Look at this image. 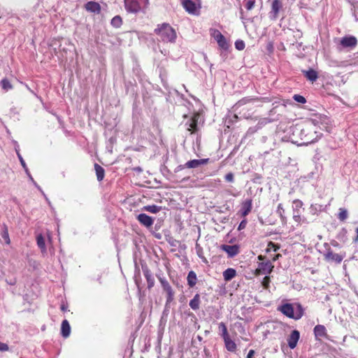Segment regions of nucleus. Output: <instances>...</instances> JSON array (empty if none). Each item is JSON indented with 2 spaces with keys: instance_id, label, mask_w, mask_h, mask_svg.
Listing matches in <instances>:
<instances>
[{
  "instance_id": "8",
  "label": "nucleus",
  "mask_w": 358,
  "mask_h": 358,
  "mask_svg": "<svg viewBox=\"0 0 358 358\" xmlns=\"http://www.w3.org/2000/svg\"><path fill=\"white\" fill-rule=\"evenodd\" d=\"M215 40L217 41L219 47L224 50H227L229 47V45L225 38V37L222 34V33L218 30H215L213 34Z\"/></svg>"
},
{
  "instance_id": "31",
  "label": "nucleus",
  "mask_w": 358,
  "mask_h": 358,
  "mask_svg": "<svg viewBox=\"0 0 358 358\" xmlns=\"http://www.w3.org/2000/svg\"><path fill=\"white\" fill-rule=\"evenodd\" d=\"M111 25L115 28H120L122 24V20L120 15H116L111 20Z\"/></svg>"
},
{
  "instance_id": "45",
  "label": "nucleus",
  "mask_w": 358,
  "mask_h": 358,
  "mask_svg": "<svg viewBox=\"0 0 358 358\" xmlns=\"http://www.w3.org/2000/svg\"><path fill=\"white\" fill-rule=\"evenodd\" d=\"M255 354V352L254 350H250L248 353V355L246 357V358H254V355Z\"/></svg>"
},
{
  "instance_id": "28",
  "label": "nucleus",
  "mask_w": 358,
  "mask_h": 358,
  "mask_svg": "<svg viewBox=\"0 0 358 358\" xmlns=\"http://www.w3.org/2000/svg\"><path fill=\"white\" fill-rule=\"evenodd\" d=\"M36 242L38 248L41 250L43 252L46 251L45 238L42 234H38L36 237Z\"/></svg>"
},
{
  "instance_id": "38",
  "label": "nucleus",
  "mask_w": 358,
  "mask_h": 358,
  "mask_svg": "<svg viewBox=\"0 0 358 358\" xmlns=\"http://www.w3.org/2000/svg\"><path fill=\"white\" fill-rule=\"evenodd\" d=\"M255 5V0H245V7L248 10H252Z\"/></svg>"
},
{
  "instance_id": "14",
  "label": "nucleus",
  "mask_w": 358,
  "mask_h": 358,
  "mask_svg": "<svg viewBox=\"0 0 358 358\" xmlns=\"http://www.w3.org/2000/svg\"><path fill=\"white\" fill-rule=\"evenodd\" d=\"M209 162L208 158L201 159H192L187 162L185 166L188 169H195L200 166L205 165Z\"/></svg>"
},
{
  "instance_id": "39",
  "label": "nucleus",
  "mask_w": 358,
  "mask_h": 358,
  "mask_svg": "<svg viewBox=\"0 0 358 358\" xmlns=\"http://www.w3.org/2000/svg\"><path fill=\"white\" fill-rule=\"evenodd\" d=\"M293 210L295 212L303 206V202L299 199H295L293 201Z\"/></svg>"
},
{
  "instance_id": "53",
  "label": "nucleus",
  "mask_w": 358,
  "mask_h": 358,
  "mask_svg": "<svg viewBox=\"0 0 358 358\" xmlns=\"http://www.w3.org/2000/svg\"><path fill=\"white\" fill-rule=\"evenodd\" d=\"M43 195L45 197V199L46 201L48 202V203L49 204V206H50L51 203L44 192H43Z\"/></svg>"
},
{
  "instance_id": "40",
  "label": "nucleus",
  "mask_w": 358,
  "mask_h": 358,
  "mask_svg": "<svg viewBox=\"0 0 358 358\" xmlns=\"http://www.w3.org/2000/svg\"><path fill=\"white\" fill-rule=\"evenodd\" d=\"M293 99L296 101V102L301 103H306V99L304 96L300 95V94H294L293 96Z\"/></svg>"
},
{
  "instance_id": "11",
  "label": "nucleus",
  "mask_w": 358,
  "mask_h": 358,
  "mask_svg": "<svg viewBox=\"0 0 358 358\" xmlns=\"http://www.w3.org/2000/svg\"><path fill=\"white\" fill-rule=\"evenodd\" d=\"M136 219L141 224L147 228L150 227L154 223V219L145 213L138 215Z\"/></svg>"
},
{
  "instance_id": "37",
  "label": "nucleus",
  "mask_w": 358,
  "mask_h": 358,
  "mask_svg": "<svg viewBox=\"0 0 358 358\" xmlns=\"http://www.w3.org/2000/svg\"><path fill=\"white\" fill-rule=\"evenodd\" d=\"M189 127L188 128V130H189V131H192V132H194V131H196V127H197V120H196V117H195L191 120V122H190V123H189Z\"/></svg>"
},
{
  "instance_id": "29",
  "label": "nucleus",
  "mask_w": 358,
  "mask_h": 358,
  "mask_svg": "<svg viewBox=\"0 0 358 358\" xmlns=\"http://www.w3.org/2000/svg\"><path fill=\"white\" fill-rule=\"evenodd\" d=\"M143 209L152 213H157L162 210V207L157 205H148L145 206Z\"/></svg>"
},
{
  "instance_id": "5",
  "label": "nucleus",
  "mask_w": 358,
  "mask_h": 358,
  "mask_svg": "<svg viewBox=\"0 0 358 358\" xmlns=\"http://www.w3.org/2000/svg\"><path fill=\"white\" fill-rule=\"evenodd\" d=\"M158 280L164 289V292H166V305L171 303L174 299V292L169 283V282L166 280V278L162 277H158Z\"/></svg>"
},
{
  "instance_id": "34",
  "label": "nucleus",
  "mask_w": 358,
  "mask_h": 358,
  "mask_svg": "<svg viewBox=\"0 0 358 358\" xmlns=\"http://www.w3.org/2000/svg\"><path fill=\"white\" fill-rule=\"evenodd\" d=\"M348 217V210L345 208H341L339 209V213L338 215V218L341 221H345Z\"/></svg>"
},
{
  "instance_id": "6",
  "label": "nucleus",
  "mask_w": 358,
  "mask_h": 358,
  "mask_svg": "<svg viewBox=\"0 0 358 358\" xmlns=\"http://www.w3.org/2000/svg\"><path fill=\"white\" fill-rule=\"evenodd\" d=\"M324 256L325 260L329 262L340 264L343 261L345 255L334 253L330 248H329L324 254Z\"/></svg>"
},
{
  "instance_id": "52",
  "label": "nucleus",
  "mask_w": 358,
  "mask_h": 358,
  "mask_svg": "<svg viewBox=\"0 0 358 358\" xmlns=\"http://www.w3.org/2000/svg\"><path fill=\"white\" fill-rule=\"evenodd\" d=\"M292 45L293 48L296 47V48H299L302 46V43L296 42V43H293Z\"/></svg>"
},
{
  "instance_id": "22",
  "label": "nucleus",
  "mask_w": 358,
  "mask_h": 358,
  "mask_svg": "<svg viewBox=\"0 0 358 358\" xmlns=\"http://www.w3.org/2000/svg\"><path fill=\"white\" fill-rule=\"evenodd\" d=\"M302 72L305 77L311 82L315 81L318 78L317 73L312 69L308 71H302Z\"/></svg>"
},
{
  "instance_id": "50",
  "label": "nucleus",
  "mask_w": 358,
  "mask_h": 358,
  "mask_svg": "<svg viewBox=\"0 0 358 358\" xmlns=\"http://www.w3.org/2000/svg\"><path fill=\"white\" fill-rule=\"evenodd\" d=\"M31 182L34 183V185L37 187V189H38V190H39V191L43 194V191L42 190V189L41 188V187H40V186H38V185H37V183L34 181V180L33 179V180H31Z\"/></svg>"
},
{
  "instance_id": "58",
  "label": "nucleus",
  "mask_w": 358,
  "mask_h": 358,
  "mask_svg": "<svg viewBox=\"0 0 358 358\" xmlns=\"http://www.w3.org/2000/svg\"><path fill=\"white\" fill-rule=\"evenodd\" d=\"M264 281H265V280H268V276H266V277L264 278Z\"/></svg>"
},
{
  "instance_id": "59",
  "label": "nucleus",
  "mask_w": 358,
  "mask_h": 358,
  "mask_svg": "<svg viewBox=\"0 0 358 358\" xmlns=\"http://www.w3.org/2000/svg\"><path fill=\"white\" fill-rule=\"evenodd\" d=\"M198 339H199V341H201V337L200 336H198Z\"/></svg>"
},
{
  "instance_id": "9",
  "label": "nucleus",
  "mask_w": 358,
  "mask_h": 358,
  "mask_svg": "<svg viewBox=\"0 0 358 358\" xmlns=\"http://www.w3.org/2000/svg\"><path fill=\"white\" fill-rule=\"evenodd\" d=\"M222 250L227 252L229 257H234L239 253V246L238 245H221Z\"/></svg>"
},
{
  "instance_id": "54",
  "label": "nucleus",
  "mask_w": 358,
  "mask_h": 358,
  "mask_svg": "<svg viewBox=\"0 0 358 358\" xmlns=\"http://www.w3.org/2000/svg\"><path fill=\"white\" fill-rule=\"evenodd\" d=\"M280 257H281V255L280 254H278L276 255L273 258V261H276Z\"/></svg>"
},
{
  "instance_id": "55",
  "label": "nucleus",
  "mask_w": 358,
  "mask_h": 358,
  "mask_svg": "<svg viewBox=\"0 0 358 358\" xmlns=\"http://www.w3.org/2000/svg\"><path fill=\"white\" fill-rule=\"evenodd\" d=\"M66 309H67V308H66L64 305H62V306H61V310H62V311H66Z\"/></svg>"
},
{
  "instance_id": "57",
  "label": "nucleus",
  "mask_w": 358,
  "mask_h": 358,
  "mask_svg": "<svg viewBox=\"0 0 358 358\" xmlns=\"http://www.w3.org/2000/svg\"><path fill=\"white\" fill-rule=\"evenodd\" d=\"M258 259H259V260H262V259H264V257H263L262 255H259V256L258 257Z\"/></svg>"
},
{
  "instance_id": "56",
  "label": "nucleus",
  "mask_w": 358,
  "mask_h": 358,
  "mask_svg": "<svg viewBox=\"0 0 358 358\" xmlns=\"http://www.w3.org/2000/svg\"><path fill=\"white\" fill-rule=\"evenodd\" d=\"M356 232L357 234V236L356 237L355 241H358V228L356 229Z\"/></svg>"
},
{
  "instance_id": "12",
  "label": "nucleus",
  "mask_w": 358,
  "mask_h": 358,
  "mask_svg": "<svg viewBox=\"0 0 358 358\" xmlns=\"http://www.w3.org/2000/svg\"><path fill=\"white\" fill-rule=\"evenodd\" d=\"M357 44V40L356 37L353 36H348L343 37L341 40V45L343 48H352L355 47Z\"/></svg>"
},
{
  "instance_id": "13",
  "label": "nucleus",
  "mask_w": 358,
  "mask_h": 358,
  "mask_svg": "<svg viewBox=\"0 0 358 358\" xmlns=\"http://www.w3.org/2000/svg\"><path fill=\"white\" fill-rule=\"evenodd\" d=\"M142 271L148 282V288L150 289L155 285V278L147 266H142Z\"/></svg>"
},
{
  "instance_id": "25",
  "label": "nucleus",
  "mask_w": 358,
  "mask_h": 358,
  "mask_svg": "<svg viewBox=\"0 0 358 358\" xmlns=\"http://www.w3.org/2000/svg\"><path fill=\"white\" fill-rule=\"evenodd\" d=\"M187 284L190 287H193L196 283V274L194 271H191L187 275Z\"/></svg>"
},
{
  "instance_id": "49",
  "label": "nucleus",
  "mask_w": 358,
  "mask_h": 358,
  "mask_svg": "<svg viewBox=\"0 0 358 358\" xmlns=\"http://www.w3.org/2000/svg\"><path fill=\"white\" fill-rule=\"evenodd\" d=\"M31 182L34 183V185L37 187V189H38V190H39V191L43 194V191L42 190V189L41 188V187H40V186H38V185H37V183L34 181V180L33 179V180H31Z\"/></svg>"
},
{
  "instance_id": "48",
  "label": "nucleus",
  "mask_w": 358,
  "mask_h": 358,
  "mask_svg": "<svg viewBox=\"0 0 358 358\" xmlns=\"http://www.w3.org/2000/svg\"><path fill=\"white\" fill-rule=\"evenodd\" d=\"M293 219L294 220V221L296 222H300L301 220V217L299 215H296L294 214V216H293Z\"/></svg>"
},
{
  "instance_id": "19",
  "label": "nucleus",
  "mask_w": 358,
  "mask_h": 358,
  "mask_svg": "<svg viewBox=\"0 0 358 358\" xmlns=\"http://www.w3.org/2000/svg\"><path fill=\"white\" fill-rule=\"evenodd\" d=\"M252 209V200L248 199L243 202L241 206V215L243 216L248 215Z\"/></svg>"
},
{
  "instance_id": "51",
  "label": "nucleus",
  "mask_w": 358,
  "mask_h": 358,
  "mask_svg": "<svg viewBox=\"0 0 358 358\" xmlns=\"http://www.w3.org/2000/svg\"><path fill=\"white\" fill-rule=\"evenodd\" d=\"M31 182L34 183V185L37 187V189H38V190H39V191L43 194V191L42 190V189L41 188V187H40V186H38V185H37V183L34 181V180L33 179V180H31Z\"/></svg>"
},
{
  "instance_id": "27",
  "label": "nucleus",
  "mask_w": 358,
  "mask_h": 358,
  "mask_svg": "<svg viewBox=\"0 0 358 358\" xmlns=\"http://www.w3.org/2000/svg\"><path fill=\"white\" fill-rule=\"evenodd\" d=\"M94 169L96 171V176L98 181H101L105 176V171L103 167H101L98 164H94Z\"/></svg>"
},
{
  "instance_id": "1",
  "label": "nucleus",
  "mask_w": 358,
  "mask_h": 358,
  "mask_svg": "<svg viewBox=\"0 0 358 358\" xmlns=\"http://www.w3.org/2000/svg\"><path fill=\"white\" fill-rule=\"evenodd\" d=\"M293 135L300 138L301 145H308L317 141L322 134L317 131L315 124L308 122L305 124L296 125L293 129Z\"/></svg>"
},
{
  "instance_id": "3",
  "label": "nucleus",
  "mask_w": 358,
  "mask_h": 358,
  "mask_svg": "<svg viewBox=\"0 0 358 358\" xmlns=\"http://www.w3.org/2000/svg\"><path fill=\"white\" fill-rule=\"evenodd\" d=\"M278 310L282 313L287 317L299 320L303 315V309L301 304H296V309L291 303H285L278 308Z\"/></svg>"
},
{
  "instance_id": "30",
  "label": "nucleus",
  "mask_w": 358,
  "mask_h": 358,
  "mask_svg": "<svg viewBox=\"0 0 358 358\" xmlns=\"http://www.w3.org/2000/svg\"><path fill=\"white\" fill-rule=\"evenodd\" d=\"M1 236L6 244L9 245L10 243L8 228L6 225H3L2 228Z\"/></svg>"
},
{
  "instance_id": "24",
  "label": "nucleus",
  "mask_w": 358,
  "mask_h": 358,
  "mask_svg": "<svg viewBox=\"0 0 358 358\" xmlns=\"http://www.w3.org/2000/svg\"><path fill=\"white\" fill-rule=\"evenodd\" d=\"M225 348L229 352H235L236 350V344L229 337L224 338Z\"/></svg>"
},
{
  "instance_id": "2",
  "label": "nucleus",
  "mask_w": 358,
  "mask_h": 358,
  "mask_svg": "<svg viewBox=\"0 0 358 358\" xmlns=\"http://www.w3.org/2000/svg\"><path fill=\"white\" fill-rule=\"evenodd\" d=\"M155 32L159 36L161 40L164 42L174 43L176 41V31L169 24L164 23L160 27L155 29Z\"/></svg>"
},
{
  "instance_id": "46",
  "label": "nucleus",
  "mask_w": 358,
  "mask_h": 358,
  "mask_svg": "<svg viewBox=\"0 0 358 358\" xmlns=\"http://www.w3.org/2000/svg\"><path fill=\"white\" fill-rule=\"evenodd\" d=\"M185 168H187L186 166H185V164H182V165H179L175 169V172H178V171H181V170H182V169H184Z\"/></svg>"
},
{
  "instance_id": "61",
  "label": "nucleus",
  "mask_w": 358,
  "mask_h": 358,
  "mask_svg": "<svg viewBox=\"0 0 358 358\" xmlns=\"http://www.w3.org/2000/svg\"><path fill=\"white\" fill-rule=\"evenodd\" d=\"M141 358H143V357H141Z\"/></svg>"
},
{
  "instance_id": "33",
  "label": "nucleus",
  "mask_w": 358,
  "mask_h": 358,
  "mask_svg": "<svg viewBox=\"0 0 358 358\" xmlns=\"http://www.w3.org/2000/svg\"><path fill=\"white\" fill-rule=\"evenodd\" d=\"M276 213L280 216L281 221L282 222H286V217L284 215L285 210H284V208L282 207V203H279L278 204Z\"/></svg>"
},
{
  "instance_id": "23",
  "label": "nucleus",
  "mask_w": 358,
  "mask_h": 358,
  "mask_svg": "<svg viewBox=\"0 0 358 358\" xmlns=\"http://www.w3.org/2000/svg\"><path fill=\"white\" fill-rule=\"evenodd\" d=\"M200 303V295L199 294H196L194 298L190 300L189 305L192 310H196L199 308Z\"/></svg>"
},
{
  "instance_id": "60",
  "label": "nucleus",
  "mask_w": 358,
  "mask_h": 358,
  "mask_svg": "<svg viewBox=\"0 0 358 358\" xmlns=\"http://www.w3.org/2000/svg\"><path fill=\"white\" fill-rule=\"evenodd\" d=\"M357 11L355 10V17H357V14H356Z\"/></svg>"
},
{
  "instance_id": "32",
  "label": "nucleus",
  "mask_w": 358,
  "mask_h": 358,
  "mask_svg": "<svg viewBox=\"0 0 358 358\" xmlns=\"http://www.w3.org/2000/svg\"><path fill=\"white\" fill-rule=\"evenodd\" d=\"M219 330L221 331V336L224 338L229 337L227 328L224 322H220L218 326Z\"/></svg>"
},
{
  "instance_id": "7",
  "label": "nucleus",
  "mask_w": 358,
  "mask_h": 358,
  "mask_svg": "<svg viewBox=\"0 0 358 358\" xmlns=\"http://www.w3.org/2000/svg\"><path fill=\"white\" fill-rule=\"evenodd\" d=\"M182 4L187 12L196 15L199 13V6L192 0H182Z\"/></svg>"
},
{
  "instance_id": "43",
  "label": "nucleus",
  "mask_w": 358,
  "mask_h": 358,
  "mask_svg": "<svg viewBox=\"0 0 358 358\" xmlns=\"http://www.w3.org/2000/svg\"><path fill=\"white\" fill-rule=\"evenodd\" d=\"M8 350V345L6 343L0 342V351L5 352Z\"/></svg>"
},
{
  "instance_id": "18",
  "label": "nucleus",
  "mask_w": 358,
  "mask_h": 358,
  "mask_svg": "<svg viewBox=\"0 0 358 358\" xmlns=\"http://www.w3.org/2000/svg\"><path fill=\"white\" fill-rule=\"evenodd\" d=\"M71 334V327L69 322L64 320L61 325V334L64 338H68Z\"/></svg>"
},
{
  "instance_id": "62",
  "label": "nucleus",
  "mask_w": 358,
  "mask_h": 358,
  "mask_svg": "<svg viewBox=\"0 0 358 358\" xmlns=\"http://www.w3.org/2000/svg\"><path fill=\"white\" fill-rule=\"evenodd\" d=\"M357 20H358V18H357Z\"/></svg>"
},
{
  "instance_id": "15",
  "label": "nucleus",
  "mask_w": 358,
  "mask_h": 358,
  "mask_svg": "<svg viewBox=\"0 0 358 358\" xmlns=\"http://www.w3.org/2000/svg\"><path fill=\"white\" fill-rule=\"evenodd\" d=\"M300 334L299 331L293 330L292 331L291 334L287 338V344L291 349H294L296 346Z\"/></svg>"
},
{
  "instance_id": "16",
  "label": "nucleus",
  "mask_w": 358,
  "mask_h": 358,
  "mask_svg": "<svg viewBox=\"0 0 358 358\" xmlns=\"http://www.w3.org/2000/svg\"><path fill=\"white\" fill-rule=\"evenodd\" d=\"M85 9L91 13H99L101 11V6L99 3L95 1H88L85 5Z\"/></svg>"
},
{
  "instance_id": "36",
  "label": "nucleus",
  "mask_w": 358,
  "mask_h": 358,
  "mask_svg": "<svg viewBox=\"0 0 358 358\" xmlns=\"http://www.w3.org/2000/svg\"><path fill=\"white\" fill-rule=\"evenodd\" d=\"M280 249V245H277L273 242H269L268 244V248L266 249V252H271V250L274 251V252H276L277 250H278Z\"/></svg>"
},
{
  "instance_id": "4",
  "label": "nucleus",
  "mask_w": 358,
  "mask_h": 358,
  "mask_svg": "<svg viewBox=\"0 0 358 358\" xmlns=\"http://www.w3.org/2000/svg\"><path fill=\"white\" fill-rule=\"evenodd\" d=\"M148 3V0H124L126 10L133 13L140 12L142 8L147 6Z\"/></svg>"
},
{
  "instance_id": "35",
  "label": "nucleus",
  "mask_w": 358,
  "mask_h": 358,
  "mask_svg": "<svg viewBox=\"0 0 358 358\" xmlns=\"http://www.w3.org/2000/svg\"><path fill=\"white\" fill-rule=\"evenodd\" d=\"M1 87L6 91H8L13 88V85H11L10 81L6 78H3L1 80Z\"/></svg>"
},
{
  "instance_id": "26",
  "label": "nucleus",
  "mask_w": 358,
  "mask_h": 358,
  "mask_svg": "<svg viewBox=\"0 0 358 358\" xmlns=\"http://www.w3.org/2000/svg\"><path fill=\"white\" fill-rule=\"evenodd\" d=\"M16 150V153H17V157L20 162V164L22 166L23 169H24V171L25 173H27V175L28 176L29 178L30 179V180H33V178L29 171V169L27 168V164L24 162V160L23 159L22 155H20V152L17 150Z\"/></svg>"
},
{
  "instance_id": "10",
  "label": "nucleus",
  "mask_w": 358,
  "mask_h": 358,
  "mask_svg": "<svg viewBox=\"0 0 358 358\" xmlns=\"http://www.w3.org/2000/svg\"><path fill=\"white\" fill-rule=\"evenodd\" d=\"M282 7V2L281 0H273L271 3V19L276 20L280 9Z\"/></svg>"
},
{
  "instance_id": "41",
  "label": "nucleus",
  "mask_w": 358,
  "mask_h": 358,
  "mask_svg": "<svg viewBox=\"0 0 358 358\" xmlns=\"http://www.w3.org/2000/svg\"><path fill=\"white\" fill-rule=\"evenodd\" d=\"M235 47L238 50H242L245 48V43L242 40H237L235 42Z\"/></svg>"
},
{
  "instance_id": "20",
  "label": "nucleus",
  "mask_w": 358,
  "mask_h": 358,
  "mask_svg": "<svg viewBox=\"0 0 358 358\" xmlns=\"http://www.w3.org/2000/svg\"><path fill=\"white\" fill-rule=\"evenodd\" d=\"M314 334L316 338L325 337L327 336V329L324 325L317 324L314 327Z\"/></svg>"
},
{
  "instance_id": "17",
  "label": "nucleus",
  "mask_w": 358,
  "mask_h": 358,
  "mask_svg": "<svg viewBox=\"0 0 358 358\" xmlns=\"http://www.w3.org/2000/svg\"><path fill=\"white\" fill-rule=\"evenodd\" d=\"M259 268L262 271V273L269 274L273 271V266L270 261H266L265 262L260 263Z\"/></svg>"
},
{
  "instance_id": "44",
  "label": "nucleus",
  "mask_w": 358,
  "mask_h": 358,
  "mask_svg": "<svg viewBox=\"0 0 358 358\" xmlns=\"http://www.w3.org/2000/svg\"><path fill=\"white\" fill-rule=\"evenodd\" d=\"M246 224H247V221L246 220L241 221V223L239 224L238 227V230H241V229H245V227H246Z\"/></svg>"
},
{
  "instance_id": "21",
  "label": "nucleus",
  "mask_w": 358,
  "mask_h": 358,
  "mask_svg": "<svg viewBox=\"0 0 358 358\" xmlns=\"http://www.w3.org/2000/svg\"><path fill=\"white\" fill-rule=\"evenodd\" d=\"M236 275V271L232 268H229L223 272V278L225 281L231 280Z\"/></svg>"
},
{
  "instance_id": "42",
  "label": "nucleus",
  "mask_w": 358,
  "mask_h": 358,
  "mask_svg": "<svg viewBox=\"0 0 358 358\" xmlns=\"http://www.w3.org/2000/svg\"><path fill=\"white\" fill-rule=\"evenodd\" d=\"M224 178L226 181L229 182H233L234 181V175L233 173L230 172L225 175Z\"/></svg>"
},
{
  "instance_id": "47",
  "label": "nucleus",
  "mask_w": 358,
  "mask_h": 358,
  "mask_svg": "<svg viewBox=\"0 0 358 358\" xmlns=\"http://www.w3.org/2000/svg\"><path fill=\"white\" fill-rule=\"evenodd\" d=\"M248 99L244 98V99H243L240 100V101L238 102V103L239 105L245 104V103L248 102Z\"/></svg>"
}]
</instances>
